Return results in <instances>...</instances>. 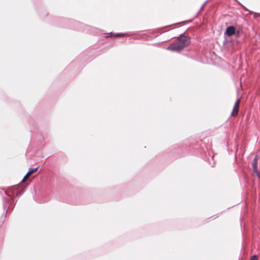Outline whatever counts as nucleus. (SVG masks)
I'll use <instances>...</instances> for the list:
<instances>
[{"label":"nucleus","mask_w":260,"mask_h":260,"mask_svg":"<svg viewBox=\"0 0 260 260\" xmlns=\"http://www.w3.org/2000/svg\"><path fill=\"white\" fill-rule=\"evenodd\" d=\"M189 44V38L184 35H180L177 41L170 44L167 47V49L173 51H180Z\"/></svg>","instance_id":"nucleus-1"},{"label":"nucleus","mask_w":260,"mask_h":260,"mask_svg":"<svg viewBox=\"0 0 260 260\" xmlns=\"http://www.w3.org/2000/svg\"><path fill=\"white\" fill-rule=\"evenodd\" d=\"M259 158V157L258 155H255L254 158V159L253 160V162H252V168H253V171H254V172L256 174V175L257 176V177H259V172H258V169H257V161H258V159Z\"/></svg>","instance_id":"nucleus-2"},{"label":"nucleus","mask_w":260,"mask_h":260,"mask_svg":"<svg viewBox=\"0 0 260 260\" xmlns=\"http://www.w3.org/2000/svg\"><path fill=\"white\" fill-rule=\"evenodd\" d=\"M235 28L233 26H231L227 27L225 32L228 36H231L235 34Z\"/></svg>","instance_id":"nucleus-3"},{"label":"nucleus","mask_w":260,"mask_h":260,"mask_svg":"<svg viewBox=\"0 0 260 260\" xmlns=\"http://www.w3.org/2000/svg\"><path fill=\"white\" fill-rule=\"evenodd\" d=\"M38 170V168L31 169L28 171V172L27 173V174L25 175L23 179V181L30 174H32V173L36 172Z\"/></svg>","instance_id":"nucleus-4"},{"label":"nucleus","mask_w":260,"mask_h":260,"mask_svg":"<svg viewBox=\"0 0 260 260\" xmlns=\"http://www.w3.org/2000/svg\"><path fill=\"white\" fill-rule=\"evenodd\" d=\"M239 105H240V100L239 99V100H237V101L235 103L234 108H235V109H238L239 110Z\"/></svg>","instance_id":"nucleus-5"},{"label":"nucleus","mask_w":260,"mask_h":260,"mask_svg":"<svg viewBox=\"0 0 260 260\" xmlns=\"http://www.w3.org/2000/svg\"><path fill=\"white\" fill-rule=\"evenodd\" d=\"M238 111L239 110L238 109H235V108H234L231 114L232 116H234L238 114Z\"/></svg>","instance_id":"nucleus-6"},{"label":"nucleus","mask_w":260,"mask_h":260,"mask_svg":"<svg viewBox=\"0 0 260 260\" xmlns=\"http://www.w3.org/2000/svg\"><path fill=\"white\" fill-rule=\"evenodd\" d=\"M125 35L124 34H116L114 35V37H121Z\"/></svg>","instance_id":"nucleus-7"},{"label":"nucleus","mask_w":260,"mask_h":260,"mask_svg":"<svg viewBox=\"0 0 260 260\" xmlns=\"http://www.w3.org/2000/svg\"><path fill=\"white\" fill-rule=\"evenodd\" d=\"M256 259H257V256L256 255H253L251 258V260H256Z\"/></svg>","instance_id":"nucleus-8"},{"label":"nucleus","mask_w":260,"mask_h":260,"mask_svg":"<svg viewBox=\"0 0 260 260\" xmlns=\"http://www.w3.org/2000/svg\"><path fill=\"white\" fill-rule=\"evenodd\" d=\"M205 4H206V3H204V4L203 5V6H202V8H203V7H204V6H205Z\"/></svg>","instance_id":"nucleus-9"}]
</instances>
